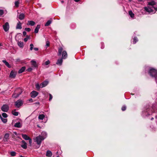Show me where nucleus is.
Masks as SVG:
<instances>
[{"label": "nucleus", "mask_w": 157, "mask_h": 157, "mask_svg": "<svg viewBox=\"0 0 157 157\" xmlns=\"http://www.w3.org/2000/svg\"><path fill=\"white\" fill-rule=\"evenodd\" d=\"M157 113V104H154L151 108L147 106L144 108L143 112V115L147 116L151 114L153 112Z\"/></svg>", "instance_id": "obj_1"}, {"label": "nucleus", "mask_w": 157, "mask_h": 157, "mask_svg": "<svg viewBox=\"0 0 157 157\" xmlns=\"http://www.w3.org/2000/svg\"><path fill=\"white\" fill-rule=\"evenodd\" d=\"M63 51V48L62 47L59 48L58 55V56H60L62 53V59H65L67 57V54L66 52L65 51Z\"/></svg>", "instance_id": "obj_2"}, {"label": "nucleus", "mask_w": 157, "mask_h": 157, "mask_svg": "<svg viewBox=\"0 0 157 157\" xmlns=\"http://www.w3.org/2000/svg\"><path fill=\"white\" fill-rule=\"evenodd\" d=\"M149 73L151 76L155 78L156 82L157 83V70L151 68L149 70Z\"/></svg>", "instance_id": "obj_3"}, {"label": "nucleus", "mask_w": 157, "mask_h": 157, "mask_svg": "<svg viewBox=\"0 0 157 157\" xmlns=\"http://www.w3.org/2000/svg\"><path fill=\"white\" fill-rule=\"evenodd\" d=\"M22 92L21 89L20 88H17L13 94L12 97L13 98H16L18 97L21 94Z\"/></svg>", "instance_id": "obj_4"}, {"label": "nucleus", "mask_w": 157, "mask_h": 157, "mask_svg": "<svg viewBox=\"0 0 157 157\" xmlns=\"http://www.w3.org/2000/svg\"><path fill=\"white\" fill-rule=\"evenodd\" d=\"M34 140L35 142H36L38 145V147H40L42 141L44 140H42V138L41 137V136H39L36 137Z\"/></svg>", "instance_id": "obj_5"}, {"label": "nucleus", "mask_w": 157, "mask_h": 157, "mask_svg": "<svg viewBox=\"0 0 157 157\" xmlns=\"http://www.w3.org/2000/svg\"><path fill=\"white\" fill-rule=\"evenodd\" d=\"M23 103V101L21 99L17 100L15 102V105L17 108H19L22 105Z\"/></svg>", "instance_id": "obj_6"}, {"label": "nucleus", "mask_w": 157, "mask_h": 157, "mask_svg": "<svg viewBox=\"0 0 157 157\" xmlns=\"http://www.w3.org/2000/svg\"><path fill=\"white\" fill-rule=\"evenodd\" d=\"M3 27L4 30L5 32L8 31L10 28V26L9 23L7 22H6L5 24L3 25Z\"/></svg>", "instance_id": "obj_7"}, {"label": "nucleus", "mask_w": 157, "mask_h": 157, "mask_svg": "<svg viewBox=\"0 0 157 157\" xmlns=\"http://www.w3.org/2000/svg\"><path fill=\"white\" fill-rule=\"evenodd\" d=\"M9 109V106L7 105H3L1 108L2 111L5 112H7Z\"/></svg>", "instance_id": "obj_8"}, {"label": "nucleus", "mask_w": 157, "mask_h": 157, "mask_svg": "<svg viewBox=\"0 0 157 157\" xmlns=\"http://www.w3.org/2000/svg\"><path fill=\"white\" fill-rule=\"evenodd\" d=\"M38 94V93L35 91H32L30 94L32 98H35L37 96Z\"/></svg>", "instance_id": "obj_9"}, {"label": "nucleus", "mask_w": 157, "mask_h": 157, "mask_svg": "<svg viewBox=\"0 0 157 157\" xmlns=\"http://www.w3.org/2000/svg\"><path fill=\"white\" fill-rule=\"evenodd\" d=\"M144 9L145 11L149 13L153 12V10L151 8L149 7H145Z\"/></svg>", "instance_id": "obj_10"}, {"label": "nucleus", "mask_w": 157, "mask_h": 157, "mask_svg": "<svg viewBox=\"0 0 157 157\" xmlns=\"http://www.w3.org/2000/svg\"><path fill=\"white\" fill-rule=\"evenodd\" d=\"M155 3L154 1H152L148 2V5L151 6H152V7L154 8L155 10L156 11H157V7L153 6L155 5Z\"/></svg>", "instance_id": "obj_11"}, {"label": "nucleus", "mask_w": 157, "mask_h": 157, "mask_svg": "<svg viewBox=\"0 0 157 157\" xmlns=\"http://www.w3.org/2000/svg\"><path fill=\"white\" fill-rule=\"evenodd\" d=\"M47 133L44 132H42L41 135H40L39 136H40L42 138V140H44L47 137Z\"/></svg>", "instance_id": "obj_12"}, {"label": "nucleus", "mask_w": 157, "mask_h": 157, "mask_svg": "<svg viewBox=\"0 0 157 157\" xmlns=\"http://www.w3.org/2000/svg\"><path fill=\"white\" fill-rule=\"evenodd\" d=\"M21 144V147L24 149H26L27 148V144L23 140H22Z\"/></svg>", "instance_id": "obj_13"}, {"label": "nucleus", "mask_w": 157, "mask_h": 157, "mask_svg": "<svg viewBox=\"0 0 157 157\" xmlns=\"http://www.w3.org/2000/svg\"><path fill=\"white\" fill-rule=\"evenodd\" d=\"M16 75V73L13 71H11L10 73V76L12 78H15Z\"/></svg>", "instance_id": "obj_14"}, {"label": "nucleus", "mask_w": 157, "mask_h": 157, "mask_svg": "<svg viewBox=\"0 0 157 157\" xmlns=\"http://www.w3.org/2000/svg\"><path fill=\"white\" fill-rule=\"evenodd\" d=\"M48 83V82L47 81H44L40 84L41 88H43Z\"/></svg>", "instance_id": "obj_15"}, {"label": "nucleus", "mask_w": 157, "mask_h": 157, "mask_svg": "<svg viewBox=\"0 0 157 157\" xmlns=\"http://www.w3.org/2000/svg\"><path fill=\"white\" fill-rule=\"evenodd\" d=\"M35 22L33 21H28L27 23V25L31 26H33L35 25Z\"/></svg>", "instance_id": "obj_16"}, {"label": "nucleus", "mask_w": 157, "mask_h": 157, "mask_svg": "<svg viewBox=\"0 0 157 157\" xmlns=\"http://www.w3.org/2000/svg\"><path fill=\"white\" fill-rule=\"evenodd\" d=\"M21 24L20 21H19L17 24L16 29H21Z\"/></svg>", "instance_id": "obj_17"}, {"label": "nucleus", "mask_w": 157, "mask_h": 157, "mask_svg": "<svg viewBox=\"0 0 157 157\" xmlns=\"http://www.w3.org/2000/svg\"><path fill=\"white\" fill-rule=\"evenodd\" d=\"M32 65V66H33L34 67H37V65L36 63V61L34 60H32L31 61Z\"/></svg>", "instance_id": "obj_18"}, {"label": "nucleus", "mask_w": 157, "mask_h": 157, "mask_svg": "<svg viewBox=\"0 0 157 157\" xmlns=\"http://www.w3.org/2000/svg\"><path fill=\"white\" fill-rule=\"evenodd\" d=\"M25 17V15L23 13H21L18 16H17L18 18L20 20H22Z\"/></svg>", "instance_id": "obj_19"}, {"label": "nucleus", "mask_w": 157, "mask_h": 157, "mask_svg": "<svg viewBox=\"0 0 157 157\" xmlns=\"http://www.w3.org/2000/svg\"><path fill=\"white\" fill-rule=\"evenodd\" d=\"M63 62V59L62 58L58 59L57 60L56 64L59 65H61Z\"/></svg>", "instance_id": "obj_20"}, {"label": "nucleus", "mask_w": 157, "mask_h": 157, "mask_svg": "<svg viewBox=\"0 0 157 157\" xmlns=\"http://www.w3.org/2000/svg\"><path fill=\"white\" fill-rule=\"evenodd\" d=\"M9 136V134L8 133L5 134L3 138L4 140L5 141H7Z\"/></svg>", "instance_id": "obj_21"}, {"label": "nucleus", "mask_w": 157, "mask_h": 157, "mask_svg": "<svg viewBox=\"0 0 157 157\" xmlns=\"http://www.w3.org/2000/svg\"><path fill=\"white\" fill-rule=\"evenodd\" d=\"M52 153L50 151H47L46 156L47 157H51L52 156Z\"/></svg>", "instance_id": "obj_22"}, {"label": "nucleus", "mask_w": 157, "mask_h": 157, "mask_svg": "<svg viewBox=\"0 0 157 157\" xmlns=\"http://www.w3.org/2000/svg\"><path fill=\"white\" fill-rule=\"evenodd\" d=\"M40 28V25H37L35 29L34 32L35 33H36L38 32Z\"/></svg>", "instance_id": "obj_23"}, {"label": "nucleus", "mask_w": 157, "mask_h": 157, "mask_svg": "<svg viewBox=\"0 0 157 157\" xmlns=\"http://www.w3.org/2000/svg\"><path fill=\"white\" fill-rule=\"evenodd\" d=\"M22 138L26 140H28L30 138L26 134H22Z\"/></svg>", "instance_id": "obj_24"}, {"label": "nucleus", "mask_w": 157, "mask_h": 157, "mask_svg": "<svg viewBox=\"0 0 157 157\" xmlns=\"http://www.w3.org/2000/svg\"><path fill=\"white\" fill-rule=\"evenodd\" d=\"M2 62L5 63V65L9 68L11 67V66L9 64V63L7 62L6 60H2Z\"/></svg>", "instance_id": "obj_25"}, {"label": "nucleus", "mask_w": 157, "mask_h": 157, "mask_svg": "<svg viewBox=\"0 0 157 157\" xmlns=\"http://www.w3.org/2000/svg\"><path fill=\"white\" fill-rule=\"evenodd\" d=\"M14 126L15 127L19 128L21 127V125L20 122H18L14 124Z\"/></svg>", "instance_id": "obj_26"}, {"label": "nucleus", "mask_w": 157, "mask_h": 157, "mask_svg": "<svg viewBox=\"0 0 157 157\" xmlns=\"http://www.w3.org/2000/svg\"><path fill=\"white\" fill-rule=\"evenodd\" d=\"M25 69V67H23L21 68V69H20L18 71V73H21L23 72Z\"/></svg>", "instance_id": "obj_27"}, {"label": "nucleus", "mask_w": 157, "mask_h": 157, "mask_svg": "<svg viewBox=\"0 0 157 157\" xmlns=\"http://www.w3.org/2000/svg\"><path fill=\"white\" fill-rule=\"evenodd\" d=\"M18 46L21 48H23V43L21 41H18L17 43Z\"/></svg>", "instance_id": "obj_28"}, {"label": "nucleus", "mask_w": 157, "mask_h": 157, "mask_svg": "<svg viewBox=\"0 0 157 157\" xmlns=\"http://www.w3.org/2000/svg\"><path fill=\"white\" fill-rule=\"evenodd\" d=\"M128 13L129 15L132 18H133L134 16V14L132 12V11L131 10H130L128 12Z\"/></svg>", "instance_id": "obj_29"}, {"label": "nucleus", "mask_w": 157, "mask_h": 157, "mask_svg": "<svg viewBox=\"0 0 157 157\" xmlns=\"http://www.w3.org/2000/svg\"><path fill=\"white\" fill-rule=\"evenodd\" d=\"M44 117L45 116L44 114H40L38 116V119L40 120H43Z\"/></svg>", "instance_id": "obj_30"}, {"label": "nucleus", "mask_w": 157, "mask_h": 157, "mask_svg": "<svg viewBox=\"0 0 157 157\" xmlns=\"http://www.w3.org/2000/svg\"><path fill=\"white\" fill-rule=\"evenodd\" d=\"M15 110H13L12 111V113L13 115L14 116H17L18 115V112H16L15 111Z\"/></svg>", "instance_id": "obj_31"}, {"label": "nucleus", "mask_w": 157, "mask_h": 157, "mask_svg": "<svg viewBox=\"0 0 157 157\" xmlns=\"http://www.w3.org/2000/svg\"><path fill=\"white\" fill-rule=\"evenodd\" d=\"M51 23L52 21L51 20H48L45 24V26H48Z\"/></svg>", "instance_id": "obj_32"}, {"label": "nucleus", "mask_w": 157, "mask_h": 157, "mask_svg": "<svg viewBox=\"0 0 157 157\" xmlns=\"http://www.w3.org/2000/svg\"><path fill=\"white\" fill-rule=\"evenodd\" d=\"M35 86L37 90H39L40 89V88H41L40 85L39 83H37L35 85Z\"/></svg>", "instance_id": "obj_33"}, {"label": "nucleus", "mask_w": 157, "mask_h": 157, "mask_svg": "<svg viewBox=\"0 0 157 157\" xmlns=\"http://www.w3.org/2000/svg\"><path fill=\"white\" fill-rule=\"evenodd\" d=\"M21 33H18L17 35L15 36V39L16 40L18 39L19 40V38L18 37H21Z\"/></svg>", "instance_id": "obj_34"}, {"label": "nucleus", "mask_w": 157, "mask_h": 157, "mask_svg": "<svg viewBox=\"0 0 157 157\" xmlns=\"http://www.w3.org/2000/svg\"><path fill=\"white\" fill-rule=\"evenodd\" d=\"M26 37L24 39V40L25 42H26L29 39L30 37V36L28 35L26 36Z\"/></svg>", "instance_id": "obj_35"}, {"label": "nucleus", "mask_w": 157, "mask_h": 157, "mask_svg": "<svg viewBox=\"0 0 157 157\" xmlns=\"http://www.w3.org/2000/svg\"><path fill=\"white\" fill-rule=\"evenodd\" d=\"M1 120H2V121L4 123H6L7 122V119H6L5 118H3L1 117Z\"/></svg>", "instance_id": "obj_36"}, {"label": "nucleus", "mask_w": 157, "mask_h": 157, "mask_svg": "<svg viewBox=\"0 0 157 157\" xmlns=\"http://www.w3.org/2000/svg\"><path fill=\"white\" fill-rule=\"evenodd\" d=\"M10 154L11 156H14L16 155V153L15 152L13 151H11L10 153Z\"/></svg>", "instance_id": "obj_37"}, {"label": "nucleus", "mask_w": 157, "mask_h": 157, "mask_svg": "<svg viewBox=\"0 0 157 157\" xmlns=\"http://www.w3.org/2000/svg\"><path fill=\"white\" fill-rule=\"evenodd\" d=\"M19 3V2L18 1H15V6L16 7H18Z\"/></svg>", "instance_id": "obj_38"}, {"label": "nucleus", "mask_w": 157, "mask_h": 157, "mask_svg": "<svg viewBox=\"0 0 157 157\" xmlns=\"http://www.w3.org/2000/svg\"><path fill=\"white\" fill-rule=\"evenodd\" d=\"M138 41V39L136 37H135L134 38V40L133 41V43L135 44L136 42Z\"/></svg>", "instance_id": "obj_39"}, {"label": "nucleus", "mask_w": 157, "mask_h": 157, "mask_svg": "<svg viewBox=\"0 0 157 157\" xmlns=\"http://www.w3.org/2000/svg\"><path fill=\"white\" fill-rule=\"evenodd\" d=\"M2 117L4 118H6L7 117V115L5 113H3L2 114Z\"/></svg>", "instance_id": "obj_40"}, {"label": "nucleus", "mask_w": 157, "mask_h": 157, "mask_svg": "<svg viewBox=\"0 0 157 157\" xmlns=\"http://www.w3.org/2000/svg\"><path fill=\"white\" fill-rule=\"evenodd\" d=\"M30 50L31 51L33 49V47H34L33 44H31L30 45Z\"/></svg>", "instance_id": "obj_41"}, {"label": "nucleus", "mask_w": 157, "mask_h": 157, "mask_svg": "<svg viewBox=\"0 0 157 157\" xmlns=\"http://www.w3.org/2000/svg\"><path fill=\"white\" fill-rule=\"evenodd\" d=\"M4 13L3 10H0V16H2Z\"/></svg>", "instance_id": "obj_42"}, {"label": "nucleus", "mask_w": 157, "mask_h": 157, "mask_svg": "<svg viewBox=\"0 0 157 157\" xmlns=\"http://www.w3.org/2000/svg\"><path fill=\"white\" fill-rule=\"evenodd\" d=\"M25 31H26L27 32H29L31 31V29L29 28H25Z\"/></svg>", "instance_id": "obj_43"}, {"label": "nucleus", "mask_w": 157, "mask_h": 157, "mask_svg": "<svg viewBox=\"0 0 157 157\" xmlns=\"http://www.w3.org/2000/svg\"><path fill=\"white\" fill-rule=\"evenodd\" d=\"M50 63V62L49 60H48L46 61L45 63V64L46 65H47L49 64Z\"/></svg>", "instance_id": "obj_44"}, {"label": "nucleus", "mask_w": 157, "mask_h": 157, "mask_svg": "<svg viewBox=\"0 0 157 157\" xmlns=\"http://www.w3.org/2000/svg\"><path fill=\"white\" fill-rule=\"evenodd\" d=\"M126 107L125 106H122V107L121 109L123 111L125 110H126Z\"/></svg>", "instance_id": "obj_45"}, {"label": "nucleus", "mask_w": 157, "mask_h": 157, "mask_svg": "<svg viewBox=\"0 0 157 157\" xmlns=\"http://www.w3.org/2000/svg\"><path fill=\"white\" fill-rule=\"evenodd\" d=\"M49 101H50L52 99V96L51 94H49Z\"/></svg>", "instance_id": "obj_46"}, {"label": "nucleus", "mask_w": 157, "mask_h": 157, "mask_svg": "<svg viewBox=\"0 0 157 157\" xmlns=\"http://www.w3.org/2000/svg\"><path fill=\"white\" fill-rule=\"evenodd\" d=\"M50 45V43L49 41H47L46 42V46H47V47H48Z\"/></svg>", "instance_id": "obj_47"}, {"label": "nucleus", "mask_w": 157, "mask_h": 157, "mask_svg": "<svg viewBox=\"0 0 157 157\" xmlns=\"http://www.w3.org/2000/svg\"><path fill=\"white\" fill-rule=\"evenodd\" d=\"M33 70V69L31 67H29L27 70V71H29V72H30L31 71H32Z\"/></svg>", "instance_id": "obj_48"}, {"label": "nucleus", "mask_w": 157, "mask_h": 157, "mask_svg": "<svg viewBox=\"0 0 157 157\" xmlns=\"http://www.w3.org/2000/svg\"><path fill=\"white\" fill-rule=\"evenodd\" d=\"M28 140H29V144H30V145H31L32 143V140L30 138Z\"/></svg>", "instance_id": "obj_49"}, {"label": "nucleus", "mask_w": 157, "mask_h": 157, "mask_svg": "<svg viewBox=\"0 0 157 157\" xmlns=\"http://www.w3.org/2000/svg\"><path fill=\"white\" fill-rule=\"evenodd\" d=\"M23 35L24 36H25L26 34V32L25 31H24L23 33Z\"/></svg>", "instance_id": "obj_50"}, {"label": "nucleus", "mask_w": 157, "mask_h": 157, "mask_svg": "<svg viewBox=\"0 0 157 157\" xmlns=\"http://www.w3.org/2000/svg\"><path fill=\"white\" fill-rule=\"evenodd\" d=\"M34 50L36 51H37L38 50V48H33Z\"/></svg>", "instance_id": "obj_51"}, {"label": "nucleus", "mask_w": 157, "mask_h": 157, "mask_svg": "<svg viewBox=\"0 0 157 157\" xmlns=\"http://www.w3.org/2000/svg\"><path fill=\"white\" fill-rule=\"evenodd\" d=\"M29 101L31 102H33V99L32 98L30 99L29 100Z\"/></svg>", "instance_id": "obj_52"}, {"label": "nucleus", "mask_w": 157, "mask_h": 157, "mask_svg": "<svg viewBox=\"0 0 157 157\" xmlns=\"http://www.w3.org/2000/svg\"><path fill=\"white\" fill-rule=\"evenodd\" d=\"M76 2H78L80 0H74Z\"/></svg>", "instance_id": "obj_53"}, {"label": "nucleus", "mask_w": 157, "mask_h": 157, "mask_svg": "<svg viewBox=\"0 0 157 157\" xmlns=\"http://www.w3.org/2000/svg\"><path fill=\"white\" fill-rule=\"evenodd\" d=\"M61 3H63L64 2H63V1H61Z\"/></svg>", "instance_id": "obj_54"}, {"label": "nucleus", "mask_w": 157, "mask_h": 157, "mask_svg": "<svg viewBox=\"0 0 157 157\" xmlns=\"http://www.w3.org/2000/svg\"><path fill=\"white\" fill-rule=\"evenodd\" d=\"M153 117H152L151 118V120H152L153 119Z\"/></svg>", "instance_id": "obj_55"}, {"label": "nucleus", "mask_w": 157, "mask_h": 157, "mask_svg": "<svg viewBox=\"0 0 157 157\" xmlns=\"http://www.w3.org/2000/svg\"><path fill=\"white\" fill-rule=\"evenodd\" d=\"M1 117H2L1 115L0 114V118H1Z\"/></svg>", "instance_id": "obj_56"}, {"label": "nucleus", "mask_w": 157, "mask_h": 157, "mask_svg": "<svg viewBox=\"0 0 157 157\" xmlns=\"http://www.w3.org/2000/svg\"><path fill=\"white\" fill-rule=\"evenodd\" d=\"M104 48V47L102 46V47H101V48Z\"/></svg>", "instance_id": "obj_57"}, {"label": "nucleus", "mask_w": 157, "mask_h": 157, "mask_svg": "<svg viewBox=\"0 0 157 157\" xmlns=\"http://www.w3.org/2000/svg\"><path fill=\"white\" fill-rule=\"evenodd\" d=\"M20 157H24L22 156V155H21Z\"/></svg>", "instance_id": "obj_58"}, {"label": "nucleus", "mask_w": 157, "mask_h": 157, "mask_svg": "<svg viewBox=\"0 0 157 157\" xmlns=\"http://www.w3.org/2000/svg\"><path fill=\"white\" fill-rule=\"evenodd\" d=\"M130 2H131L132 0H128Z\"/></svg>", "instance_id": "obj_59"}, {"label": "nucleus", "mask_w": 157, "mask_h": 157, "mask_svg": "<svg viewBox=\"0 0 157 157\" xmlns=\"http://www.w3.org/2000/svg\"><path fill=\"white\" fill-rule=\"evenodd\" d=\"M14 133L15 134H16V132H14Z\"/></svg>", "instance_id": "obj_60"}, {"label": "nucleus", "mask_w": 157, "mask_h": 157, "mask_svg": "<svg viewBox=\"0 0 157 157\" xmlns=\"http://www.w3.org/2000/svg\"><path fill=\"white\" fill-rule=\"evenodd\" d=\"M1 46V44H0V46Z\"/></svg>", "instance_id": "obj_61"}]
</instances>
